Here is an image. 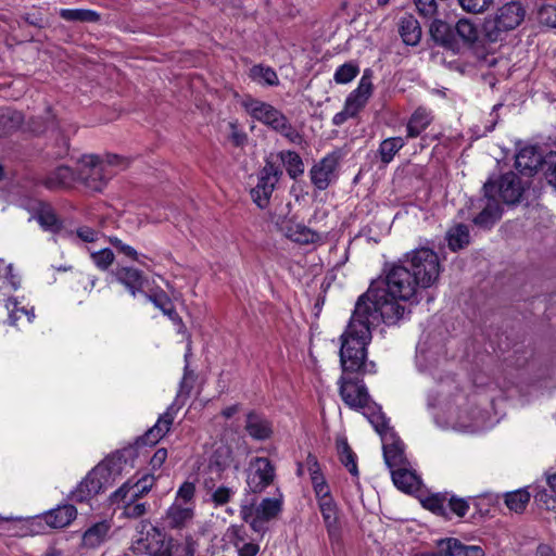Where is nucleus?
<instances>
[{"mask_svg":"<svg viewBox=\"0 0 556 556\" xmlns=\"http://www.w3.org/2000/svg\"><path fill=\"white\" fill-rule=\"evenodd\" d=\"M365 308L354 309L346 329L341 334L340 364L344 374H370L375 371V364L367 363V345L371 341V328L363 319Z\"/></svg>","mask_w":556,"mask_h":556,"instance_id":"1","label":"nucleus"},{"mask_svg":"<svg viewBox=\"0 0 556 556\" xmlns=\"http://www.w3.org/2000/svg\"><path fill=\"white\" fill-rule=\"evenodd\" d=\"M406 300H400L381 288L370 287L366 293L361 295L355 308L362 305L365 308L363 319L368 321L370 327H376L380 321L387 325H395L410 313Z\"/></svg>","mask_w":556,"mask_h":556,"instance_id":"2","label":"nucleus"},{"mask_svg":"<svg viewBox=\"0 0 556 556\" xmlns=\"http://www.w3.org/2000/svg\"><path fill=\"white\" fill-rule=\"evenodd\" d=\"M240 103L252 118L280 134L290 142L299 143L301 141L298 130L292 126L287 116L274 105L254 99L251 96H245Z\"/></svg>","mask_w":556,"mask_h":556,"instance_id":"3","label":"nucleus"},{"mask_svg":"<svg viewBox=\"0 0 556 556\" xmlns=\"http://www.w3.org/2000/svg\"><path fill=\"white\" fill-rule=\"evenodd\" d=\"M526 8L519 0H513L504 3L495 11L492 17L485 20L483 33L491 42L502 39V36L516 29L526 17Z\"/></svg>","mask_w":556,"mask_h":556,"instance_id":"4","label":"nucleus"},{"mask_svg":"<svg viewBox=\"0 0 556 556\" xmlns=\"http://www.w3.org/2000/svg\"><path fill=\"white\" fill-rule=\"evenodd\" d=\"M282 494L274 497H265L260 504H242L240 516L251 529L260 534H264L268 529V523L276 519L282 510Z\"/></svg>","mask_w":556,"mask_h":556,"instance_id":"5","label":"nucleus"},{"mask_svg":"<svg viewBox=\"0 0 556 556\" xmlns=\"http://www.w3.org/2000/svg\"><path fill=\"white\" fill-rule=\"evenodd\" d=\"M405 262L409 264L408 268L420 288H429L438 281L441 266L437 253L431 249H416L405 255Z\"/></svg>","mask_w":556,"mask_h":556,"instance_id":"6","label":"nucleus"},{"mask_svg":"<svg viewBox=\"0 0 556 556\" xmlns=\"http://www.w3.org/2000/svg\"><path fill=\"white\" fill-rule=\"evenodd\" d=\"M384 283L383 290L409 303L415 300L418 287H420L410 269L404 264H393L386 274Z\"/></svg>","mask_w":556,"mask_h":556,"instance_id":"7","label":"nucleus"},{"mask_svg":"<svg viewBox=\"0 0 556 556\" xmlns=\"http://www.w3.org/2000/svg\"><path fill=\"white\" fill-rule=\"evenodd\" d=\"M115 174V170H106L105 164H101L100 157L93 154L83 155L77 162V181L92 191H101Z\"/></svg>","mask_w":556,"mask_h":556,"instance_id":"8","label":"nucleus"},{"mask_svg":"<svg viewBox=\"0 0 556 556\" xmlns=\"http://www.w3.org/2000/svg\"><path fill=\"white\" fill-rule=\"evenodd\" d=\"M154 482L152 476H144L132 485L124 484L113 494L114 502L122 501L125 503L124 515L128 518H139L147 511V504L137 500L148 493Z\"/></svg>","mask_w":556,"mask_h":556,"instance_id":"9","label":"nucleus"},{"mask_svg":"<svg viewBox=\"0 0 556 556\" xmlns=\"http://www.w3.org/2000/svg\"><path fill=\"white\" fill-rule=\"evenodd\" d=\"M110 480V471L106 466H96L85 479L72 491L70 498L77 503H84L99 494Z\"/></svg>","mask_w":556,"mask_h":556,"instance_id":"10","label":"nucleus"},{"mask_svg":"<svg viewBox=\"0 0 556 556\" xmlns=\"http://www.w3.org/2000/svg\"><path fill=\"white\" fill-rule=\"evenodd\" d=\"M280 176L281 170L271 162H266L265 166L260 170L257 184L251 190L252 200L260 208H265L268 205Z\"/></svg>","mask_w":556,"mask_h":556,"instance_id":"11","label":"nucleus"},{"mask_svg":"<svg viewBox=\"0 0 556 556\" xmlns=\"http://www.w3.org/2000/svg\"><path fill=\"white\" fill-rule=\"evenodd\" d=\"M275 479V467L266 457H255L250 460L247 472V485L253 493H261Z\"/></svg>","mask_w":556,"mask_h":556,"instance_id":"12","label":"nucleus"},{"mask_svg":"<svg viewBox=\"0 0 556 556\" xmlns=\"http://www.w3.org/2000/svg\"><path fill=\"white\" fill-rule=\"evenodd\" d=\"M485 197L495 198L496 194L507 204L519 201L522 188L519 177L514 173L504 174L498 182L489 180L483 186Z\"/></svg>","mask_w":556,"mask_h":556,"instance_id":"13","label":"nucleus"},{"mask_svg":"<svg viewBox=\"0 0 556 556\" xmlns=\"http://www.w3.org/2000/svg\"><path fill=\"white\" fill-rule=\"evenodd\" d=\"M339 163V152L334 151L325 155L309 170L312 184L320 191L326 190L337 178Z\"/></svg>","mask_w":556,"mask_h":556,"instance_id":"14","label":"nucleus"},{"mask_svg":"<svg viewBox=\"0 0 556 556\" xmlns=\"http://www.w3.org/2000/svg\"><path fill=\"white\" fill-rule=\"evenodd\" d=\"M338 383L341 399L349 407L355 409L367 407L369 394L363 380L351 379L343 374Z\"/></svg>","mask_w":556,"mask_h":556,"instance_id":"15","label":"nucleus"},{"mask_svg":"<svg viewBox=\"0 0 556 556\" xmlns=\"http://www.w3.org/2000/svg\"><path fill=\"white\" fill-rule=\"evenodd\" d=\"M132 549L137 554H149L151 556H172L168 544H165L162 534L153 527L134 542Z\"/></svg>","mask_w":556,"mask_h":556,"instance_id":"16","label":"nucleus"},{"mask_svg":"<svg viewBox=\"0 0 556 556\" xmlns=\"http://www.w3.org/2000/svg\"><path fill=\"white\" fill-rule=\"evenodd\" d=\"M371 77V71L365 70L357 88L354 89L345 99L344 106L354 116H356L358 112H361L365 108L369 98L372 94L374 86Z\"/></svg>","mask_w":556,"mask_h":556,"instance_id":"17","label":"nucleus"},{"mask_svg":"<svg viewBox=\"0 0 556 556\" xmlns=\"http://www.w3.org/2000/svg\"><path fill=\"white\" fill-rule=\"evenodd\" d=\"M317 503L330 543H339L341 540V523L337 503L333 497L329 500L325 498Z\"/></svg>","mask_w":556,"mask_h":556,"instance_id":"18","label":"nucleus"},{"mask_svg":"<svg viewBox=\"0 0 556 556\" xmlns=\"http://www.w3.org/2000/svg\"><path fill=\"white\" fill-rule=\"evenodd\" d=\"M381 442L384 462L390 470L407 465V459L404 454V444L395 432L382 434Z\"/></svg>","mask_w":556,"mask_h":556,"instance_id":"19","label":"nucleus"},{"mask_svg":"<svg viewBox=\"0 0 556 556\" xmlns=\"http://www.w3.org/2000/svg\"><path fill=\"white\" fill-rule=\"evenodd\" d=\"M27 210L34 212L36 219L45 230L58 232L62 228V222L49 203L41 200H31L27 204Z\"/></svg>","mask_w":556,"mask_h":556,"instance_id":"20","label":"nucleus"},{"mask_svg":"<svg viewBox=\"0 0 556 556\" xmlns=\"http://www.w3.org/2000/svg\"><path fill=\"white\" fill-rule=\"evenodd\" d=\"M113 523L110 519H102L88 527L81 536L84 548H97L102 545L111 535Z\"/></svg>","mask_w":556,"mask_h":556,"instance_id":"21","label":"nucleus"},{"mask_svg":"<svg viewBox=\"0 0 556 556\" xmlns=\"http://www.w3.org/2000/svg\"><path fill=\"white\" fill-rule=\"evenodd\" d=\"M279 229L287 238L300 244L315 243L321 239L319 233L291 219L281 222Z\"/></svg>","mask_w":556,"mask_h":556,"instance_id":"22","label":"nucleus"},{"mask_svg":"<svg viewBox=\"0 0 556 556\" xmlns=\"http://www.w3.org/2000/svg\"><path fill=\"white\" fill-rule=\"evenodd\" d=\"M194 516V504L184 505L179 502H174L164 517V522L170 529H181L187 527Z\"/></svg>","mask_w":556,"mask_h":556,"instance_id":"23","label":"nucleus"},{"mask_svg":"<svg viewBox=\"0 0 556 556\" xmlns=\"http://www.w3.org/2000/svg\"><path fill=\"white\" fill-rule=\"evenodd\" d=\"M439 553L442 556H484L483 548L479 545H465L459 540L450 538L441 540Z\"/></svg>","mask_w":556,"mask_h":556,"instance_id":"24","label":"nucleus"},{"mask_svg":"<svg viewBox=\"0 0 556 556\" xmlns=\"http://www.w3.org/2000/svg\"><path fill=\"white\" fill-rule=\"evenodd\" d=\"M176 413L177 408L170 405L166 412L159 417L156 424L147 431L143 438L144 443L152 445L159 442L170 430Z\"/></svg>","mask_w":556,"mask_h":556,"instance_id":"25","label":"nucleus"},{"mask_svg":"<svg viewBox=\"0 0 556 556\" xmlns=\"http://www.w3.org/2000/svg\"><path fill=\"white\" fill-rule=\"evenodd\" d=\"M77 181L76 173L68 166H59L49 173L43 179L42 185L50 190L70 188Z\"/></svg>","mask_w":556,"mask_h":556,"instance_id":"26","label":"nucleus"},{"mask_svg":"<svg viewBox=\"0 0 556 556\" xmlns=\"http://www.w3.org/2000/svg\"><path fill=\"white\" fill-rule=\"evenodd\" d=\"M245 430L251 438L258 441L267 440L273 434L271 422L254 412L247 415Z\"/></svg>","mask_w":556,"mask_h":556,"instance_id":"27","label":"nucleus"},{"mask_svg":"<svg viewBox=\"0 0 556 556\" xmlns=\"http://www.w3.org/2000/svg\"><path fill=\"white\" fill-rule=\"evenodd\" d=\"M115 277L132 296L142 292L146 277L139 269L132 267H121L116 270Z\"/></svg>","mask_w":556,"mask_h":556,"instance_id":"28","label":"nucleus"},{"mask_svg":"<svg viewBox=\"0 0 556 556\" xmlns=\"http://www.w3.org/2000/svg\"><path fill=\"white\" fill-rule=\"evenodd\" d=\"M77 517V509L71 504L58 506L46 513L45 522L55 529L65 528Z\"/></svg>","mask_w":556,"mask_h":556,"instance_id":"29","label":"nucleus"},{"mask_svg":"<svg viewBox=\"0 0 556 556\" xmlns=\"http://www.w3.org/2000/svg\"><path fill=\"white\" fill-rule=\"evenodd\" d=\"M501 215L502 210L498 200L485 197L482 211L473 218V223L481 228L489 229L501 218Z\"/></svg>","mask_w":556,"mask_h":556,"instance_id":"30","label":"nucleus"},{"mask_svg":"<svg viewBox=\"0 0 556 556\" xmlns=\"http://www.w3.org/2000/svg\"><path fill=\"white\" fill-rule=\"evenodd\" d=\"M432 112L424 106L417 108L407 122V137H418L432 122Z\"/></svg>","mask_w":556,"mask_h":556,"instance_id":"31","label":"nucleus"},{"mask_svg":"<svg viewBox=\"0 0 556 556\" xmlns=\"http://www.w3.org/2000/svg\"><path fill=\"white\" fill-rule=\"evenodd\" d=\"M515 164L519 172L531 174L542 165V157L534 147H526L517 153Z\"/></svg>","mask_w":556,"mask_h":556,"instance_id":"32","label":"nucleus"},{"mask_svg":"<svg viewBox=\"0 0 556 556\" xmlns=\"http://www.w3.org/2000/svg\"><path fill=\"white\" fill-rule=\"evenodd\" d=\"M399 33L404 43L416 46L421 38L419 22L413 15H405L400 20Z\"/></svg>","mask_w":556,"mask_h":556,"instance_id":"33","label":"nucleus"},{"mask_svg":"<svg viewBox=\"0 0 556 556\" xmlns=\"http://www.w3.org/2000/svg\"><path fill=\"white\" fill-rule=\"evenodd\" d=\"M430 34L435 42L446 48H454L456 43L454 27L444 21L434 20L430 25Z\"/></svg>","mask_w":556,"mask_h":556,"instance_id":"34","label":"nucleus"},{"mask_svg":"<svg viewBox=\"0 0 556 556\" xmlns=\"http://www.w3.org/2000/svg\"><path fill=\"white\" fill-rule=\"evenodd\" d=\"M391 476L395 486L404 492H410L418 486V478L407 465L391 469Z\"/></svg>","mask_w":556,"mask_h":556,"instance_id":"35","label":"nucleus"},{"mask_svg":"<svg viewBox=\"0 0 556 556\" xmlns=\"http://www.w3.org/2000/svg\"><path fill=\"white\" fill-rule=\"evenodd\" d=\"M455 37L458 36L465 45L472 46L479 38L478 27L468 18H460L454 26Z\"/></svg>","mask_w":556,"mask_h":556,"instance_id":"36","label":"nucleus"},{"mask_svg":"<svg viewBox=\"0 0 556 556\" xmlns=\"http://www.w3.org/2000/svg\"><path fill=\"white\" fill-rule=\"evenodd\" d=\"M249 77L263 86H277L279 84L278 76L276 72L269 67L264 65H254L249 71Z\"/></svg>","mask_w":556,"mask_h":556,"instance_id":"37","label":"nucleus"},{"mask_svg":"<svg viewBox=\"0 0 556 556\" xmlns=\"http://www.w3.org/2000/svg\"><path fill=\"white\" fill-rule=\"evenodd\" d=\"M405 146V140L402 137H392L384 139L378 149L380 160L384 164H389L395 154Z\"/></svg>","mask_w":556,"mask_h":556,"instance_id":"38","label":"nucleus"},{"mask_svg":"<svg viewBox=\"0 0 556 556\" xmlns=\"http://www.w3.org/2000/svg\"><path fill=\"white\" fill-rule=\"evenodd\" d=\"M60 16L70 22L96 23L100 20V14L88 9H61Z\"/></svg>","mask_w":556,"mask_h":556,"instance_id":"39","label":"nucleus"},{"mask_svg":"<svg viewBox=\"0 0 556 556\" xmlns=\"http://www.w3.org/2000/svg\"><path fill=\"white\" fill-rule=\"evenodd\" d=\"M469 229L466 225L458 224L452 227L447 232L448 247L453 250H459L469 244Z\"/></svg>","mask_w":556,"mask_h":556,"instance_id":"40","label":"nucleus"},{"mask_svg":"<svg viewBox=\"0 0 556 556\" xmlns=\"http://www.w3.org/2000/svg\"><path fill=\"white\" fill-rule=\"evenodd\" d=\"M281 161L288 175L296 179L304 173V164L301 156L294 151H285L280 153Z\"/></svg>","mask_w":556,"mask_h":556,"instance_id":"41","label":"nucleus"},{"mask_svg":"<svg viewBox=\"0 0 556 556\" xmlns=\"http://www.w3.org/2000/svg\"><path fill=\"white\" fill-rule=\"evenodd\" d=\"M365 409H367V412L364 413V415L367 417L375 430L379 433L381 439L382 434L394 432L393 429L389 427L388 420L380 408L372 407L368 404Z\"/></svg>","mask_w":556,"mask_h":556,"instance_id":"42","label":"nucleus"},{"mask_svg":"<svg viewBox=\"0 0 556 556\" xmlns=\"http://www.w3.org/2000/svg\"><path fill=\"white\" fill-rule=\"evenodd\" d=\"M337 447L341 463L346 467V469L352 476L358 477L356 455L352 451L348 442L345 440H339L337 442Z\"/></svg>","mask_w":556,"mask_h":556,"instance_id":"43","label":"nucleus"},{"mask_svg":"<svg viewBox=\"0 0 556 556\" xmlns=\"http://www.w3.org/2000/svg\"><path fill=\"white\" fill-rule=\"evenodd\" d=\"M529 501L530 494L526 490H517L505 495V504L515 513H521Z\"/></svg>","mask_w":556,"mask_h":556,"instance_id":"44","label":"nucleus"},{"mask_svg":"<svg viewBox=\"0 0 556 556\" xmlns=\"http://www.w3.org/2000/svg\"><path fill=\"white\" fill-rule=\"evenodd\" d=\"M359 73V67L354 62H348L340 65L333 75V79L337 84H349L351 83Z\"/></svg>","mask_w":556,"mask_h":556,"instance_id":"45","label":"nucleus"},{"mask_svg":"<svg viewBox=\"0 0 556 556\" xmlns=\"http://www.w3.org/2000/svg\"><path fill=\"white\" fill-rule=\"evenodd\" d=\"M424 506L440 516H447V495L435 494L427 497Z\"/></svg>","mask_w":556,"mask_h":556,"instance_id":"46","label":"nucleus"},{"mask_svg":"<svg viewBox=\"0 0 556 556\" xmlns=\"http://www.w3.org/2000/svg\"><path fill=\"white\" fill-rule=\"evenodd\" d=\"M22 115L17 112H8L0 115V137L18 127L22 123Z\"/></svg>","mask_w":556,"mask_h":556,"instance_id":"47","label":"nucleus"},{"mask_svg":"<svg viewBox=\"0 0 556 556\" xmlns=\"http://www.w3.org/2000/svg\"><path fill=\"white\" fill-rule=\"evenodd\" d=\"M494 0H458L460 8L470 14H480L485 12Z\"/></svg>","mask_w":556,"mask_h":556,"instance_id":"48","label":"nucleus"},{"mask_svg":"<svg viewBox=\"0 0 556 556\" xmlns=\"http://www.w3.org/2000/svg\"><path fill=\"white\" fill-rule=\"evenodd\" d=\"M90 256L94 265L101 270L108 269L114 262V253L106 248L91 252Z\"/></svg>","mask_w":556,"mask_h":556,"instance_id":"49","label":"nucleus"},{"mask_svg":"<svg viewBox=\"0 0 556 556\" xmlns=\"http://www.w3.org/2000/svg\"><path fill=\"white\" fill-rule=\"evenodd\" d=\"M195 485L193 482L185 481L176 493L175 502L187 504H194Z\"/></svg>","mask_w":556,"mask_h":556,"instance_id":"50","label":"nucleus"},{"mask_svg":"<svg viewBox=\"0 0 556 556\" xmlns=\"http://www.w3.org/2000/svg\"><path fill=\"white\" fill-rule=\"evenodd\" d=\"M313 489L317 498V502H320L325 498L329 500L332 498L330 493V488L324 477L321 476H314L312 479Z\"/></svg>","mask_w":556,"mask_h":556,"instance_id":"51","label":"nucleus"},{"mask_svg":"<svg viewBox=\"0 0 556 556\" xmlns=\"http://www.w3.org/2000/svg\"><path fill=\"white\" fill-rule=\"evenodd\" d=\"M146 298L148 301L153 303L156 308L161 311L173 303L170 296L161 288H156L155 291L146 293Z\"/></svg>","mask_w":556,"mask_h":556,"instance_id":"52","label":"nucleus"},{"mask_svg":"<svg viewBox=\"0 0 556 556\" xmlns=\"http://www.w3.org/2000/svg\"><path fill=\"white\" fill-rule=\"evenodd\" d=\"M447 508L462 518L468 513L469 504L465 498L451 495L447 496Z\"/></svg>","mask_w":556,"mask_h":556,"instance_id":"53","label":"nucleus"},{"mask_svg":"<svg viewBox=\"0 0 556 556\" xmlns=\"http://www.w3.org/2000/svg\"><path fill=\"white\" fill-rule=\"evenodd\" d=\"M538 20L541 24L556 28V7L543 5L538 12Z\"/></svg>","mask_w":556,"mask_h":556,"instance_id":"54","label":"nucleus"},{"mask_svg":"<svg viewBox=\"0 0 556 556\" xmlns=\"http://www.w3.org/2000/svg\"><path fill=\"white\" fill-rule=\"evenodd\" d=\"M235 493L233 489L220 485L212 493L211 500L216 506H222L227 504Z\"/></svg>","mask_w":556,"mask_h":556,"instance_id":"55","label":"nucleus"},{"mask_svg":"<svg viewBox=\"0 0 556 556\" xmlns=\"http://www.w3.org/2000/svg\"><path fill=\"white\" fill-rule=\"evenodd\" d=\"M547 181L556 186V153L551 152L542 162Z\"/></svg>","mask_w":556,"mask_h":556,"instance_id":"56","label":"nucleus"},{"mask_svg":"<svg viewBox=\"0 0 556 556\" xmlns=\"http://www.w3.org/2000/svg\"><path fill=\"white\" fill-rule=\"evenodd\" d=\"M0 265H3V275L1 278L5 279L14 289L21 285L20 276L14 271L12 263H8L4 258H0Z\"/></svg>","mask_w":556,"mask_h":556,"instance_id":"57","label":"nucleus"},{"mask_svg":"<svg viewBox=\"0 0 556 556\" xmlns=\"http://www.w3.org/2000/svg\"><path fill=\"white\" fill-rule=\"evenodd\" d=\"M109 240H110L111 244H112V245H113V247H114V248H115L119 253H123L125 256H127V257H129V258H131V260H134V261H139V260H138V253H137V251H136L132 247H130V245H128V244L124 243V242H123L121 239H118L117 237H111Z\"/></svg>","mask_w":556,"mask_h":556,"instance_id":"58","label":"nucleus"},{"mask_svg":"<svg viewBox=\"0 0 556 556\" xmlns=\"http://www.w3.org/2000/svg\"><path fill=\"white\" fill-rule=\"evenodd\" d=\"M414 3L424 16H433L438 11L435 0H414Z\"/></svg>","mask_w":556,"mask_h":556,"instance_id":"59","label":"nucleus"},{"mask_svg":"<svg viewBox=\"0 0 556 556\" xmlns=\"http://www.w3.org/2000/svg\"><path fill=\"white\" fill-rule=\"evenodd\" d=\"M162 313L164 315H166L174 324H176L178 326V332L179 333H185L186 332V327L182 323V319L181 317L178 315V313L176 312L173 303L167 306L166 308L162 309Z\"/></svg>","mask_w":556,"mask_h":556,"instance_id":"60","label":"nucleus"},{"mask_svg":"<svg viewBox=\"0 0 556 556\" xmlns=\"http://www.w3.org/2000/svg\"><path fill=\"white\" fill-rule=\"evenodd\" d=\"M101 164H105L106 170H114V167L125 168L126 162L118 155H108L105 159H100Z\"/></svg>","mask_w":556,"mask_h":556,"instance_id":"61","label":"nucleus"},{"mask_svg":"<svg viewBox=\"0 0 556 556\" xmlns=\"http://www.w3.org/2000/svg\"><path fill=\"white\" fill-rule=\"evenodd\" d=\"M77 236L85 242H96L100 238V233L98 231L87 226L78 228Z\"/></svg>","mask_w":556,"mask_h":556,"instance_id":"62","label":"nucleus"},{"mask_svg":"<svg viewBox=\"0 0 556 556\" xmlns=\"http://www.w3.org/2000/svg\"><path fill=\"white\" fill-rule=\"evenodd\" d=\"M167 458L166 448H159L155 451L154 455L151 457L150 466L153 470L160 469L162 465L165 463Z\"/></svg>","mask_w":556,"mask_h":556,"instance_id":"63","label":"nucleus"},{"mask_svg":"<svg viewBox=\"0 0 556 556\" xmlns=\"http://www.w3.org/2000/svg\"><path fill=\"white\" fill-rule=\"evenodd\" d=\"M260 552V546L255 543H244L239 548V556H256Z\"/></svg>","mask_w":556,"mask_h":556,"instance_id":"64","label":"nucleus"}]
</instances>
